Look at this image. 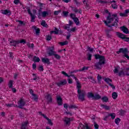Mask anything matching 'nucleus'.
I'll use <instances>...</instances> for the list:
<instances>
[{
  "instance_id": "de8ad7c7",
  "label": "nucleus",
  "mask_w": 129,
  "mask_h": 129,
  "mask_svg": "<svg viewBox=\"0 0 129 129\" xmlns=\"http://www.w3.org/2000/svg\"><path fill=\"white\" fill-rule=\"evenodd\" d=\"M41 11H42V8H40V9L38 11V17L39 19H41V13L42 12Z\"/></svg>"
},
{
  "instance_id": "a19ab883",
  "label": "nucleus",
  "mask_w": 129,
  "mask_h": 129,
  "mask_svg": "<svg viewBox=\"0 0 129 129\" xmlns=\"http://www.w3.org/2000/svg\"><path fill=\"white\" fill-rule=\"evenodd\" d=\"M129 68H126L125 70H124L125 75H126V76H129Z\"/></svg>"
},
{
  "instance_id": "c03bdc74",
  "label": "nucleus",
  "mask_w": 129,
  "mask_h": 129,
  "mask_svg": "<svg viewBox=\"0 0 129 129\" xmlns=\"http://www.w3.org/2000/svg\"><path fill=\"white\" fill-rule=\"evenodd\" d=\"M26 44L27 43V41H26V40L25 39H21L20 41L19 40V44Z\"/></svg>"
},
{
  "instance_id": "5701e85b",
  "label": "nucleus",
  "mask_w": 129,
  "mask_h": 129,
  "mask_svg": "<svg viewBox=\"0 0 129 129\" xmlns=\"http://www.w3.org/2000/svg\"><path fill=\"white\" fill-rule=\"evenodd\" d=\"M65 118L66 119L64 120V122H66V124H69L71 121V118L66 117Z\"/></svg>"
},
{
  "instance_id": "ddd939ff",
  "label": "nucleus",
  "mask_w": 129,
  "mask_h": 129,
  "mask_svg": "<svg viewBox=\"0 0 129 129\" xmlns=\"http://www.w3.org/2000/svg\"><path fill=\"white\" fill-rule=\"evenodd\" d=\"M29 122L28 121H26L25 122H22L21 129H29V127H28V124Z\"/></svg>"
},
{
  "instance_id": "0eeeda50",
  "label": "nucleus",
  "mask_w": 129,
  "mask_h": 129,
  "mask_svg": "<svg viewBox=\"0 0 129 129\" xmlns=\"http://www.w3.org/2000/svg\"><path fill=\"white\" fill-rule=\"evenodd\" d=\"M48 50L47 54L48 56H53L54 54H56V52L54 51V47H49Z\"/></svg>"
},
{
  "instance_id": "cd10ccee",
  "label": "nucleus",
  "mask_w": 129,
  "mask_h": 129,
  "mask_svg": "<svg viewBox=\"0 0 129 129\" xmlns=\"http://www.w3.org/2000/svg\"><path fill=\"white\" fill-rule=\"evenodd\" d=\"M102 100L103 102H108V97L104 96L102 98Z\"/></svg>"
},
{
  "instance_id": "0e129e2a",
  "label": "nucleus",
  "mask_w": 129,
  "mask_h": 129,
  "mask_svg": "<svg viewBox=\"0 0 129 129\" xmlns=\"http://www.w3.org/2000/svg\"><path fill=\"white\" fill-rule=\"evenodd\" d=\"M114 73H118V69L116 68V67H115V69L113 70Z\"/></svg>"
},
{
  "instance_id": "338daca9",
  "label": "nucleus",
  "mask_w": 129,
  "mask_h": 129,
  "mask_svg": "<svg viewBox=\"0 0 129 129\" xmlns=\"http://www.w3.org/2000/svg\"><path fill=\"white\" fill-rule=\"evenodd\" d=\"M98 3H100V4H107V2L106 1H99Z\"/></svg>"
},
{
  "instance_id": "f3484780",
  "label": "nucleus",
  "mask_w": 129,
  "mask_h": 129,
  "mask_svg": "<svg viewBox=\"0 0 129 129\" xmlns=\"http://www.w3.org/2000/svg\"><path fill=\"white\" fill-rule=\"evenodd\" d=\"M46 99H47L48 102H52V96H51V94H48L46 96H45Z\"/></svg>"
},
{
  "instance_id": "c9c22d12",
  "label": "nucleus",
  "mask_w": 129,
  "mask_h": 129,
  "mask_svg": "<svg viewBox=\"0 0 129 129\" xmlns=\"http://www.w3.org/2000/svg\"><path fill=\"white\" fill-rule=\"evenodd\" d=\"M49 15V13L47 11H44L42 12V17L43 18H45L46 16H48Z\"/></svg>"
},
{
  "instance_id": "a878e982",
  "label": "nucleus",
  "mask_w": 129,
  "mask_h": 129,
  "mask_svg": "<svg viewBox=\"0 0 129 129\" xmlns=\"http://www.w3.org/2000/svg\"><path fill=\"white\" fill-rule=\"evenodd\" d=\"M112 97L113 99H116L117 98V93L114 92L112 94Z\"/></svg>"
},
{
  "instance_id": "37998d69",
  "label": "nucleus",
  "mask_w": 129,
  "mask_h": 129,
  "mask_svg": "<svg viewBox=\"0 0 129 129\" xmlns=\"http://www.w3.org/2000/svg\"><path fill=\"white\" fill-rule=\"evenodd\" d=\"M16 22L19 23V24L22 26H25L26 25V24L24 23V21H22L21 20H17Z\"/></svg>"
},
{
  "instance_id": "09e8293b",
  "label": "nucleus",
  "mask_w": 129,
  "mask_h": 129,
  "mask_svg": "<svg viewBox=\"0 0 129 129\" xmlns=\"http://www.w3.org/2000/svg\"><path fill=\"white\" fill-rule=\"evenodd\" d=\"M74 2H75V3H76L77 7H79V6H80V5H81L82 4V3H81V2H77V0H74Z\"/></svg>"
},
{
  "instance_id": "c85d7f7f",
  "label": "nucleus",
  "mask_w": 129,
  "mask_h": 129,
  "mask_svg": "<svg viewBox=\"0 0 129 129\" xmlns=\"http://www.w3.org/2000/svg\"><path fill=\"white\" fill-rule=\"evenodd\" d=\"M48 121V124H50V125H53V122H52V120L49 119L47 117L45 118Z\"/></svg>"
},
{
  "instance_id": "7c9ffc66",
  "label": "nucleus",
  "mask_w": 129,
  "mask_h": 129,
  "mask_svg": "<svg viewBox=\"0 0 129 129\" xmlns=\"http://www.w3.org/2000/svg\"><path fill=\"white\" fill-rule=\"evenodd\" d=\"M14 81L13 80H10L8 84V86L9 88H13V84H14Z\"/></svg>"
},
{
  "instance_id": "e2e57ef3",
  "label": "nucleus",
  "mask_w": 129,
  "mask_h": 129,
  "mask_svg": "<svg viewBox=\"0 0 129 129\" xmlns=\"http://www.w3.org/2000/svg\"><path fill=\"white\" fill-rule=\"evenodd\" d=\"M52 39V36L48 35L46 37V40L47 41H50Z\"/></svg>"
},
{
  "instance_id": "7ed1b4c3",
  "label": "nucleus",
  "mask_w": 129,
  "mask_h": 129,
  "mask_svg": "<svg viewBox=\"0 0 129 129\" xmlns=\"http://www.w3.org/2000/svg\"><path fill=\"white\" fill-rule=\"evenodd\" d=\"M82 85L80 84V82H78L77 83V88L78 89V99L81 101H84L85 100V96L86 95V92L85 90H81Z\"/></svg>"
},
{
  "instance_id": "13d9d810",
  "label": "nucleus",
  "mask_w": 129,
  "mask_h": 129,
  "mask_svg": "<svg viewBox=\"0 0 129 129\" xmlns=\"http://www.w3.org/2000/svg\"><path fill=\"white\" fill-rule=\"evenodd\" d=\"M63 29L67 30V31H70V26H63Z\"/></svg>"
},
{
  "instance_id": "20e7f679",
  "label": "nucleus",
  "mask_w": 129,
  "mask_h": 129,
  "mask_svg": "<svg viewBox=\"0 0 129 129\" xmlns=\"http://www.w3.org/2000/svg\"><path fill=\"white\" fill-rule=\"evenodd\" d=\"M88 98H92L93 100H98L101 98V96L99 95V94H93L92 92L88 93L87 95Z\"/></svg>"
},
{
  "instance_id": "69168bd1",
  "label": "nucleus",
  "mask_w": 129,
  "mask_h": 129,
  "mask_svg": "<svg viewBox=\"0 0 129 129\" xmlns=\"http://www.w3.org/2000/svg\"><path fill=\"white\" fill-rule=\"evenodd\" d=\"M120 113L121 115H123V114H124V113H125V111L123 110H120Z\"/></svg>"
},
{
  "instance_id": "2eb2a0df",
  "label": "nucleus",
  "mask_w": 129,
  "mask_h": 129,
  "mask_svg": "<svg viewBox=\"0 0 129 129\" xmlns=\"http://www.w3.org/2000/svg\"><path fill=\"white\" fill-rule=\"evenodd\" d=\"M110 31H113V29H112V28H111V30L108 29V30H105L106 36L107 38H111V37H112V35L109 33H110Z\"/></svg>"
},
{
  "instance_id": "052dcab7",
  "label": "nucleus",
  "mask_w": 129,
  "mask_h": 129,
  "mask_svg": "<svg viewBox=\"0 0 129 129\" xmlns=\"http://www.w3.org/2000/svg\"><path fill=\"white\" fill-rule=\"evenodd\" d=\"M84 129H91V128L89 127V126H88V124H85Z\"/></svg>"
},
{
  "instance_id": "b1692460",
  "label": "nucleus",
  "mask_w": 129,
  "mask_h": 129,
  "mask_svg": "<svg viewBox=\"0 0 129 129\" xmlns=\"http://www.w3.org/2000/svg\"><path fill=\"white\" fill-rule=\"evenodd\" d=\"M33 61L35 62H40V58L38 56H34L33 58Z\"/></svg>"
},
{
  "instance_id": "dca6fc26",
  "label": "nucleus",
  "mask_w": 129,
  "mask_h": 129,
  "mask_svg": "<svg viewBox=\"0 0 129 129\" xmlns=\"http://www.w3.org/2000/svg\"><path fill=\"white\" fill-rule=\"evenodd\" d=\"M10 46H14V47H16L17 45L19 44V40L16 41V40H12L10 41Z\"/></svg>"
},
{
  "instance_id": "9d476101",
  "label": "nucleus",
  "mask_w": 129,
  "mask_h": 129,
  "mask_svg": "<svg viewBox=\"0 0 129 129\" xmlns=\"http://www.w3.org/2000/svg\"><path fill=\"white\" fill-rule=\"evenodd\" d=\"M116 34H117V36L119 37V38H120V39H122V40H123L124 41H125V40H126V38H127V37H126V35L122 33H120L119 32H116Z\"/></svg>"
},
{
  "instance_id": "1a4fd4ad",
  "label": "nucleus",
  "mask_w": 129,
  "mask_h": 129,
  "mask_svg": "<svg viewBox=\"0 0 129 129\" xmlns=\"http://www.w3.org/2000/svg\"><path fill=\"white\" fill-rule=\"evenodd\" d=\"M19 105L17 106L19 108H21V109H23L24 108L23 106H25V105L26 104V102L24 101V99H21L19 101Z\"/></svg>"
},
{
  "instance_id": "4d7b16f0",
  "label": "nucleus",
  "mask_w": 129,
  "mask_h": 129,
  "mask_svg": "<svg viewBox=\"0 0 129 129\" xmlns=\"http://www.w3.org/2000/svg\"><path fill=\"white\" fill-rule=\"evenodd\" d=\"M111 7L114 9H117V6L116 5V4H112Z\"/></svg>"
},
{
  "instance_id": "4be33fe9",
  "label": "nucleus",
  "mask_w": 129,
  "mask_h": 129,
  "mask_svg": "<svg viewBox=\"0 0 129 129\" xmlns=\"http://www.w3.org/2000/svg\"><path fill=\"white\" fill-rule=\"evenodd\" d=\"M101 106L106 110H109L110 109V107L109 106L105 105L104 104H101Z\"/></svg>"
},
{
  "instance_id": "8fccbe9b",
  "label": "nucleus",
  "mask_w": 129,
  "mask_h": 129,
  "mask_svg": "<svg viewBox=\"0 0 129 129\" xmlns=\"http://www.w3.org/2000/svg\"><path fill=\"white\" fill-rule=\"evenodd\" d=\"M69 108H72V109H75V108H78L77 106L75 105H71V106H69Z\"/></svg>"
},
{
  "instance_id": "6e6d98bb",
  "label": "nucleus",
  "mask_w": 129,
  "mask_h": 129,
  "mask_svg": "<svg viewBox=\"0 0 129 129\" xmlns=\"http://www.w3.org/2000/svg\"><path fill=\"white\" fill-rule=\"evenodd\" d=\"M6 106H7L8 107H12V106H15V104L12 103V104H6Z\"/></svg>"
},
{
  "instance_id": "2f4dec72",
  "label": "nucleus",
  "mask_w": 129,
  "mask_h": 129,
  "mask_svg": "<svg viewBox=\"0 0 129 129\" xmlns=\"http://www.w3.org/2000/svg\"><path fill=\"white\" fill-rule=\"evenodd\" d=\"M58 44L59 45H60V46H65V45H68V41H64V42H59Z\"/></svg>"
},
{
  "instance_id": "49530a36",
  "label": "nucleus",
  "mask_w": 129,
  "mask_h": 129,
  "mask_svg": "<svg viewBox=\"0 0 129 129\" xmlns=\"http://www.w3.org/2000/svg\"><path fill=\"white\" fill-rule=\"evenodd\" d=\"M119 121H120V119L119 118L115 119V123L116 124H118L119 123Z\"/></svg>"
},
{
  "instance_id": "423d86ee",
  "label": "nucleus",
  "mask_w": 129,
  "mask_h": 129,
  "mask_svg": "<svg viewBox=\"0 0 129 129\" xmlns=\"http://www.w3.org/2000/svg\"><path fill=\"white\" fill-rule=\"evenodd\" d=\"M104 81L107 83L108 84H109V86H110L112 89L114 90L115 89V86H114L113 85V84H112L111 83H109L110 82H112V80H111V79H109V78H105L104 79Z\"/></svg>"
},
{
  "instance_id": "3c124183",
  "label": "nucleus",
  "mask_w": 129,
  "mask_h": 129,
  "mask_svg": "<svg viewBox=\"0 0 129 129\" xmlns=\"http://www.w3.org/2000/svg\"><path fill=\"white\" fill-rule=\"evenodd\" d=\"M70 17L71 18V19H72L73 20V19H75V18H77V17H76V15H75V14H70Z\"/></svg>"
},
{
  "instance_id": "a18cd8bd",
  "label": "nucleus",
  "mask_w": 129,
  "mask_h": 129,
  "mask_svg": "<svg viewBox=\"0 0 129 129\" xmlns=\"http://www.w3.org/2000/svg\"><path fill=\"white\" fill-rule=\"evenodd\" d=\"M88 79H90L91 81V82H93V83H95V80H94V79H93V77L92 76H90L88 77Z\"/></svg>"
},
{
  "instance_id": "603ef678",
  "label": "nucleus",
  "mask_w": 129,
  "mask_h": 129,
  "mask_svg": "<svg viewBox=\"0 0 129 129\" xmlns=\"http://www.w3.org/2000/svg\"><path fill=\"white\" fill-rule=\"evenodd\" d=\"M38 70L39 71H41V72L44 71V67H43V66H40L39 67Z\"/></svg>"
},
{
  "instance_id": "79ce46f5",
  "label": "nucleus",
  "mask_w": 129,
  "mask_h": 129,
  "mask_svg": "<svg viewBox=\"0 0 129 129\" xmlns=\"http://www.w3.org/2000/svg\"><path fill=\"white\" fill-rule=\"evenodd\" d=\"M121 75H123V76L125 75V73H124L123 71H121L118 73V76H121Z\"/></svg>"
},
{
  "instance_id": "4468645a",
  "label": "nucleus",
  "mask_w": 129,
  "mask_h": 129,
  "mask_svg": "<svg viewBox=\"0 0 129 129\" xmlns=\"http://www.w3.org/2000/svg\"><path fill=\"white\" fill-rule=\"evenodd\" d=\"M1 12L3 15H7L8 16H11V15H12L11 11L9 10H1Z\"/></svg>"
},
{
  "instance_id": "f257e3e1",
  "label": "nucleus",
  "mask_w": 129,
  "mask_h": 129,
  "mask_svg": "<svg viewBox=\"0 0 129 129\" xmlns=\"http://www.w3.org/2000/svg\"><path fill=\"white\" fill-rule=\"evenodd\" d=\"M105 13L106 14H108V16L107 17V21H108V22L106 20L104 21V24H105L106 26L108 27V28H111V27H117L118 26V21L119 19L118 17H117V14H112L111 15V14L109 13L108 10H105Z\"/></svg>"
},
{
  "instance_id": "f03ea898",
  "label": "nucleus",
  "mask_w": 129,
  "mask_h": 129,
  "mask_svg": "<svg viewBox=\"0 0 129 129\" xmlns=\"http://www.w3.org/2000/svg\"><path fill=\"white\" fill-rule=\"evenodd\" d=\"M95 58L96 60L99 59V61L95 63L94 67L96 69L101 70L102 69V65L105 64V57L103 55H100L99 54H95Z\"/></svg>"
},
{
  "instance_id": "4c0bfd02",
  "label": "nucleus",
  "mask_w": 129,
  "mask_h": 129,
  "mask_svg": "<svg viewBox=\"0 0 129 129\" xmlns=\"http://www.w3.org/2000/svg\"><path fill=\"white\" fill-rule=\"evenodd\" d=\"M84 126H85V125L83 124L82 123H80L79 124V126L78 127V129H84Z\"/></svg>"
},
{
  "instance_id": "72a5a7b5",
  "label": "nucleus",
  "mask_w": 129,
  "mask_h": 129,
  "mask_svg": "<svg viewBox=\"0 0 129 129\" xmlns=\"http://www.w3.org/2000/svg\"><path fill=\"white\" fill-rule=\"evenodd\" d=\"M92 57V54H90V53L87 54V59L89 61H91Z\"/></svg>"
},
{
  "instance_id": "aec40b11",
  "label": "nucleus",
  "mask_w": 129,
  "mask_h": 129,
  "mask_svg": "<svg viewBox=\"0 0 129 129\" xmlns=\"http://www.w3.org/2000/svg\"><path fill=\"white\" fill-rule=\"evenodd\" d=\"M32 28L34 29V30H35V33L36 35H39V34H40V28H37L36 26H33Z\"/></svg>"
},
{
  "instance_id": "c756f323",
  "label": "nucleus",
  "mask_w": 129,
  "mask_h": 129,
  "mask_svg": "<svg viewBox=\"0 0 129 129\" xmlns=\"http://www.w3.org/2000/svg\"><path fill=\"white\" fill-rule=\"evenodd\" d=\"M108 116H111L112 119H114L115 118V113H111L108 114Z\"/></svg>"
},
{
  "instance_id": "58836bf2",
  "label": "nucleus",
  "mask_w": 129,
  "mask_h": 129,
  "mask_svg": "<svg viewBox=\"0 0 129 129\" xmlns=\"http://www.w3.org/2000/svg\"><path fill=\"white\" fill-rule=\"evenodd\" d=\"M62 14L64 17H68V15L69 14V12L68 11H62Z\"/></svg>"
},
{
  "instance_id": "39448f33",
  "label": "nucleus",
  "mask_w": 129,
  "mask_h": 129,
  "mask_svg": "<svg viewBox=\"0 0 129 129\" xmlns=\"http://www.w3.org/2000/svg\"><path fill=\"white\" fill-rule=\"evenodd\" d=\"M119 53H122L125 55V54H127V53H128V49H127V48H120L118 51H116L117 54H119Z\"/></svg>"
},
{
  "instance_id": "ea45409f",
  "label": "nucleus",
  "mask_w": 129,
  "mask_h": 129,
  "mask_svg": "<svg viewBox=\"0 0 129 129\" xmlns=\"http://www.w3.org/2000/svg\"><path fill=\"white\" fill-rule=\"evenodd\" d=\"M94 126L95 129L99 128V125L95 121H94Z\"/></svg>"
},
{
  "instance_id": "bb28decb",
  "label": "nucleus",
  "mask_w": 129,
  "mask_h": 129,
  "mask_svg": "<svg viewBox=\"0 0 129 129\" xmlns=\"http://www.w3.org/2000/svg\"><path fill=\"white\" fill-rule=\"evenodd\" d=\"M32 99H34L35 101H38V95L36 94H32Z\"/></svg>"
},
{
  "instance_id": "6ab92c4d",
  "label": "nucleus",
  "mask_w": 129,
  "mask_h": 129,
  "mask_svg": "<svg viewBox=\"0 0 129 129\" xmlns=\"http://www.w3.org/2000/svg\"><path fill=\"white\" fill-rule=\"evenodd\" d=\"M55 31H50V35H52V34H55V35H58L59 34V29L57 28L56 27L54 28Z\"/></svg>"
},
{
  "instance_id": "412c9836",
  "label": "nucleus",
  "mask_w": 129,
  "mask_h": 129,
  "mask_svg": "<svg viewBox=\"0 0 129 129\" xmlns=\"http://www.w3.org/2000/svg\"><path fill=\"white\" fill-rule=\"evenodd\" d=\"M73 20L76 25H77V26H79V24H80V22H79V19H78V18L77 17L75 18H73Z\"/></svg>"
},
{
  "instance_id": "5fc2aeb1",
  "label": "nucleus",
  "mask_w": 129,
  "mask_h": 129,
  "mask_svg": "<svg viewBox=\"0 0 129 129\" xmlns=\"http://www.w3.org/2000/svg\"><path fill=\"white\" fill-rule=\"evenodd\" d=\"M87 51H90L91 53H93V48H90L89 46H87Z\"/></svg>"
},
{
  "instance_id": "473e14b6",
  "label": "nucleus",
  "mask_w": 129,
  "mask_h": 129,
  "mask_svg": "<svg viewBox=\"0 0 129 129\" xmlns=\"http://www.w3.org/2000/svg\"><path fill=\"white\" fill-rule=\"evenodd\" d=\"M84 70H88V67H84L82 69L77 70V72H78V71H79V72L84 71Z\"/></svg>"
},
{
  "instance_id": "bf43d9fd",
  "label": "nucleus",
  "mask_w": 129,
  "mask_h": 129,
  "mask_svg": "<svg viewBox=\"0 0 129 129\" xmlns=\"http://www.w3.org/2000/svg\"><path fill=\"white\" fill-rule=\"evenodd\" d=\"M76 31V27H74L73 28H72L70 29V33H71V32H75Z\"/></svg>"
},
{
  "instance_id": "a211bd4d",
  "label": "nucleus",
  "mask_w": 129,
  "mask_h": 129,
  "mask_svg": "<svg viewBox=\"0 0 129 129\" xmlns=\"http://www.w3.org/2000/svg\"><path fill=\"white\" fill-rule=\"evenodd\" d=\"M42 61L45 64H48V65L50 64V60L48 58H42Z\"/></svg>"
},
{
  "instance_id": "680f3d73",
  "label": "nucleus",
  "mask_w": 129,
  "mask_h": 129,
  "mask_svg": "<svg viewBox=\"0 0 129 129\" xmlns=\"http://www.w3.org/2000/svg\"><path fill=\"white\" fill-rule=\"evenodd\" d=\"M14 3L15 5H19L20 4V0H14Z\"/></svg>"
},
{
  "instance_id": "6e6552de",
  "label": "nucleus",
  "mask_w": 129,
  "mask_h": 129,
  "mask_svg": "<svg viewBox=\"0 0 129 129\" xmlns=\"http://www.w3.org/2000/svg\"><path fill=\"white\" fill-rule=\"evenodd\" d=\"M55 84L60 87V86H63V85H66L67 84V81L66 79H63L62 81H60L59 82L55 83Z\"/></svg>"
},
{
  "instance_id": "864d4df0",
  "label": "nucleus",
  "mask_w": 129,
  "mask_h": 129,
  "mask_svg": "<svg viewBox=\"0 0 129 129\" xmlns=\"http://www.w3.org/2000/svg\"><path fill=\"white\" fill-rule=\"evenodd\" d=\"M61 10H58V11H55L54 12V15L55 16H57V15H59V13H61Z\"/></svg>"
},
{
  "instance_id": "e433bc0d",
  "label": "nucleus",
  "mask_w": 129,
  "mask_h": 129,
  "mask_svg": "<svg viewBox=\"0 0 129 129\" xmlns=\"http://www.w3.org/2000/svg\"><path fill=\"white\" fill-rule=\"evenodd\" d=\"M53 56H54V57H55L56 59H57V60H60V59H61V56H60V55H59V54L54 53Z\"/></svg>"
},
{
  "instance_id": "774afa93",
  "label": "nucleus",
  "mask_w": 129,
  "mask_h": 129,
  "mask_svg": "<svg viewBox=\"0 0 129 129\" xmlns=\"http://www.w3.org/2000/svg\"><path fill=\"white\" fill-rule=\"evenodd\" d=\"M119 15H120V17H126L127 16L125 13H121L119 14Z\"/></svg>"
},
{
  "instance_id": "f704fd0d",
  "label": "nucleus",
  "mask_w": 129,
  "mask_h": 129,
  "mask_svg": "<svg viewBox=\"0 0 129 129\" xmlns=\"http://www.w3.org/2000/svg\"><path fill=\"white\" fill-rule=\"evenodd\" d=\"M97 79L99 83H101V80L102 79V77H101V76H100V75H98Z\"/></svg>"
},
{
  "instance_id": "f8f14e48",
  "label": "nucleus",
  "mask_w": 129,
  "mask_h": 129,
  "mask_svg": "<svg viewBox=\"0 0 129 129\" xmlns=\"http://www.w3.org/2000/svg\"><path fill=\"white\" fill-rule=\"evenodd\" d=\"M56 101L57 103L58 104V105H62L63 104V103H62V101H63V100H62V98L60 96H56Z\"/></svg>"
},
{
  "instance_id": "393cba45",
  "label": "nucleus",
  "mask_w": 129,
  "mask_h": 129,
  "mask_svg": "<svg viewBox=\"0 0 129 129\" xmlns=\"http://www.w3.org/2000/svg\"><path fill=\"white\" fill-rule=\"evenodd\" d=\"M41 26L44 27V28H48V24H46V21H45V20H42L41 21Z\"/></svg>"
},
{
  "instance_id": "9b49d317",
  "label": "nucleus",
  "mask_w": 129,
  "mask_h": 129,
  "mask_svg": "<svg viewBox=\"0 0 129 129\" xmlns=\"http://www.w3.org/2000/svg\"><path fill=\"white\" fill-rule=\"evenodd\" d=\"M120 29L121 31H122V32H123V33H124L125 34H129L128 28H127L125 26L120 27Z\"/></svg>"
}]
</instances>
